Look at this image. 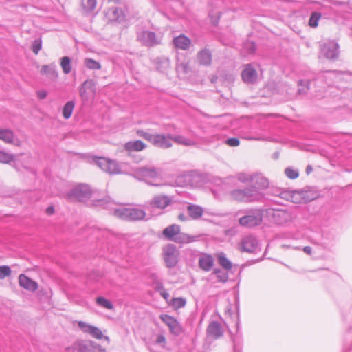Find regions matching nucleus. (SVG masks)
<instances>
[{
	"mask_svg": "<svg viewBox=\"0 0 352 352\" xmlns=\"http://www.w3.org/2000/svg\"><path fill=\"white\" fill-rule=\"evenodd\" d=\"M231 198L235 201L245 203L258 201L263 198V193L255 187L237 188L230 192Z\"/></svg>",
	"mask_w": 352,
	"mask_h": 352,
	"instance_id": "1",
	"label": "nucleus"
},
{
	"mask_svg": "<svg viewBox=\"0 0 352 352\" xmlns=\"http://www.w3.org/2000/svg\"><path fill=\"white\" fill-rule=\"evenodd\" d=\"M134 177L140 180H144L148 184L159 186L157 182L160 180V170L151 166L138 167L133 170Z\"/></svg>",
	"mask_w": 352,
	"mask_h": 352,
	"instance_id": "2",
	"label": "nucleus"
},
{
	"mask_svg": "<svg viewBox=\"0 0 352 352\" xmlns=\"http://www.w3.org/2000/svg\"><path fill=\"white\" fill-rule=\"evenodd\" d=\"M67 198L70 200H77L82 202L91 199L93 201L97 203L95 204L96 206H100L98 200L95 199V192L92 191L91 188L86 184H80L74 187L67 194Z\"/></svg>",
	"mask_w": 352,
	"mask_h": 352,
	"instance_id": "3",
	"label": "nucleus"
},
{
	"mask_svg": "<svg viewBox=\"0 0 352 352\" xmlns=\"http://www.w3.org/2000/svg\"><path fill=\"white\" fill-rule=\"evenodd\" d=\"M263 213L261 209H253L247 212V214L239 219L240 226L246 228H252L259 226L263 221Z\"/></svg>",
	"mask_w": 352,
	"mask_h": 352,
	"instance_id": "4",
	"label": "nucleus"
},
{
	"mask_svg": "<svg viewBox=\"0 0 352 352\" xmlns=\"http://www.w3.org/2000/svg\"><path fill=\"white\" fill-rule=\"evenodd\" d=\"M100 205L109 210L114 216L123 220L128 221L129 208L118 206L116 203L109 199H102L98 201Z\"/></svg>",
	"mask_w": 352,
	"mask_h": 352,
	"instance_id": "5",
	"label": "nucleus"
},
{
	"mask_svg": "<svg viewBox=\"0 0 352 352\" xmlns=\"http://www.w3.org/2000/svg\"><path fill=\"white\" fill-rule=\"evenodd\" d=\"M95 164L103 171L109 174L122 173L120 166L113 160L104 157H96L94 159Z\"/></svg>",
	"mask_w": 352,
	"mask_h": 352,
	"instance_id": "6",
	"label": "nucleus"
},
{
	"mask_svg": "<svg viewBox=\"0 0 352 352\" xmlns=\"http://www.w3.org/2000/svg\"><path fill=\"white\" fill-rule=\"evenodd\" d=\"M163 256L166 266L170 268L177 265L179 252L175 245L168 244L163 248Z\"/></svg>",
	"mask_w": 352,
	"mask_h": 352,
	"instance_id": "7",
	"label": "nucleus"
},
{
	"mask_svg": "<svg viewBox=\"0 0 352 352\" xmlns=\"http://www.w3.org/2000/svg\"><path fill=\"white\" fill-rule=\"evenodd\" d=\"M138 40L144 45L154 47L161 43L162 38L157 36L155 32L144 30L138 34Z\"/></svg>",
	"mask_w": 352,
	"mask_h": 352,
	"instance_id": "8",
	"label": "nucleus"
},
{
	"mask_svg": "<svg viewBox=\"0 0 352 352\" xmlns=\"http://www.w3.org/2000/svg\"><path fill=\"white\" fill-rule=\"evenodd\" d=\"M339 45L333 41L324 43L320 47L321 54L328 59H336L339 54Z\"/></svg>",
	"mask_w": 352,
	"mask_h": 352,
	"instance_id": "9",
	"label": "nucleus"
},
{
	"mask_svg": "<svg viewBox=\"0 0 352 352\" xmlns=\"http://www.w3.org/2000/svg\"><path fill=\"white\" fill-rule=\"evenodd\" d=\"M173 203V198L165 195L154 196L149 201L148 207L152 209L164 210Z\"/></svg>",
	"mask_w": 352,
	"mask_h": 352,
	"instance_id": "10",
	"label": "nucleus"
},
{
	"mask_svg": "<svg viewBox=\"0 0 352 352\" xmlns=\"http://www.w3.org/2000/svg\"><path fill=\"white\" fill-rule=\"evenodd\" d=\"M160 318L168 327L170 331L175 336H179L183 332V327L174 317L167 314H162Z\"/></svg>",
	"mask_w": 352,
	"mask_h": 352,
	"instance_id": "11",
	"label": "nucleus"
},
{
	"mask_svg": "<svg viewBox=\"0 0 352 352\" xmlns=\"http://www.w3.org/2000/svg\"><path fill=\"white\" fill-rule=\"evenodd\" d=\"M269 214L272 215V220L278 225L285 224L292 221V214L285 210L270 209Z\"/></svg>",
	"mask_w": 352,
	"mask_h": 352,
	"instance_id": "12",
	"label": "nucleus"
},
{
	"mask_svg": "<svg viewBox=\"0 0 352 352\" xmlns=\"http://www.w3.org/2000/svg\"><path fill=\"white\" fill-rule=\"evenodd\" d=\"M258 247V240L252 235L244 236L240 244V250L247 252H254L257 250Z\"/></svg>",
	"mask_w": 352,
	"mask_h": 352,
	"instance_id": "13",
	"label": "nucleus"
},
{
	"mask_svg": "<svg viewBox=\"0 0 352 352\" xmlns=\"http://www.w3.org/2000/svg\"><path fill=\"white\" fill-rule=\"evenodd\" d=\"M173 135L155 134L152 144L156 147L166 149L173 146Z\"/></svg>",
	"mask_w": 352,
	"mask_h": 352,
	"instance_id": "14",
	"label": "nucleus"
},
{
	"mask_svg": "<svg viewBox=\"0 0 352 352\" xmlns=\"http://www.w3.org/2000/svg\"><path fill=\"white\" fill-rule=\"evenodd\" d=\"M0 140L6 144H11L17 146H20L21 144V141L9 129H0Z\"/></svg>",
	"mask_w": 352,
	"mask_h": 352,
	"instance_id": "15",
	"label": "nucleus"
},
{
	"mask_svg": "<svg viewBox=\"0 0 352 352\" xmlns=\"http://www.w3.org/2000/svg\"><path fill=\"white\" fill-rule=\"evenodd\" d=\"M199 267L204 272H209L214 265L213 257L206 253H201L199 257Z\"/></svg>",
	"mask_w": 352,
	"mask_h": 352,
	"instance_id": "16",
	"label": "nucleus"
},
{
	"mask_svg": "<svg viewBox=\"0 0 352 352\" xmlns=\"http://www.w3.org/2000/svg\"><path fill=\"white\" fill-rule=\"evenodd\" d=\"M252 183L254 185L252 186L251 187H255L259 191H261V190H265L270 185L268 179L261 173L252 174Z\"/></svg>",
	"mask_w": 352,
	"mask_h": 352,
	"instance_id": "17",
	"label": "nucleus"
},
{
	"mask_svg": "<svg viewBox=\"0 0 352 352\" xmlns=\"http://www.w3.org/2000/svg\"><path fill=\"white\" fill-rule=\"evenodd\" d=\"M241 76L245 82L254 83L257 79V72L251 65H247L242 72Z\"/></svg>",
	"mask_w": 352,
	"mask_h": 352,
	"instance_id": "18",
	"label": "nucleus"
},
{
	"mask_svg": "<svg viewBox=\"0 0 352 352\" xmlns=\"http://www.w3.org/2000/svg\"><path fill=\"white\" fill-rule=\"evenodd\" d=\"M19 283L21 287L30 292H34L38 289L37 283L24 274L19 275Z\"/></svg>",
	"mask_w": 352,
	"mask_h": 352,
	"instance_id": "19",
	"label": "nucleus"
},
{
	"mask_svg": "<svg viewBox=\"0 0 352 352\" xmlns=\"http://www.w3.org/2000/svg\"><path fill=\"white\" fill-rule=\"evenodd\" d=\"M207 333L208 336L217 339L223 336V330L220 323L213 321L208 326Z\"/></svg>",
	"mask_w": 352,
	"mask_h": 352,
	"instance_id": "20",
	"label": "nucleus"
},
{
	"mask_svg": "<svg viewBox=\"0 0 352 352\" xmlns=\"http://www.w3.org/2000/svg\"><path fill=\"white\" fill-rule=\"evenodd\" d=\"M197 60L199 64L209 66L212 63V53L210 50L205 47L199 51L197 55Z\"/></svg>",
	"mask_w": 352,
	"mask_h": 352,
	"instance_id": "21",
	"label": "nucleus"
},
{
	"mask_svg": "<svg viewBox=\"0 0 352 352\" xmlns=\"http://www.w3.org/2000/svg\"><path fill=\"white\" fill-rule=\"evenodd\" d=\"M173 43L175 47L183 50H187L191 45L190 39L184 34L175 37Z\"/></svg>",
	"mask_w": 352,
	"mask_h": 352,
	"instance_id": "22",
	"label": "nucleus"
},
{
	"mask_svg": "<svg viewBox=\"0 0 352 352\" xmlns=\"http://www.w3.org/2000/svg\"><path fill=\"white\" fill-rule=\"evenodd\" d=\"M181 228L179 225L173 224L166 227L162 232L164 236L169 241L174 242V239L177 238Z\"/></svg>",
	"mask_w": 352,
	"mask_h": 352,
	"instance_id": "23",
	"label": "nucleus"
},
{
	"mask_svg": "<svg viewBox=\"0 0 352 352\" xmlns=\"http://www.w3.org/2000/svg\"><path fill=\"white\" fill-rule=\"evenodd\" d=\"M124 148L128 151H141L146 148V144L141 140L129 141L126 142Z\"/></svg>",
	"mask_w": 352,
	"mask_h": 352,
	"instance_id": "24",
	"label": "nucleus"
},
{
	"mask_svg": "<svg viewBox=\"0 0 352 352\" xmlns=\"http://www.w3.org/2000/svg\"><path fill=\"white\" fill-rule=\"evenodd\" d=\"M41 73L46 75L53 80H56L58 75L54 63H52L48 65H43L41 69Z\"/></svg>",
	"mask_w": 352,
	"mask_h": 352,
	"instance_id": "25",
	"label": "nucleus"
},
{
	"mask_svg": "<svg viewBox=\"0 0 352 352\" xmlns=\"http://www.w3.org/2000/svg\"><path fill=\"white\" fill-rule=\"evenodd\" d=\"M198 236L190 235L188 234L182 232L181 230L179 234L174 239V242L179 244H187L197 241Z\"/></svg>",
	"mask_w": 352,
	"mask_h": 352,
	"instance_id": "26",
	"label": "nucleus"
},
{
	"mask_svg": "<svg viewBox=\"0 0 352 352\" xmlns=\"http://www.w3.org/2000/svg\"><path fill=\"white\" fill-rule=\"evenodd\" d=\"M128 221H140L144 219L146 212L139 208H129Z\"/></svg>",
	"mask_w": 352,
	"mask_h": 352,
	"instance_id": "27",
	"label": "nucleus"
},
{
	"mask_svg": "<svg viewBox=\"0 0 352 352\" xmlns=\"http://www.w3.org/2000/svg\"><path fill=\"white\" fill-rule=\"evenodd\" d=\"M172 140L173 142H175V143L180 144V145H183V146H197V142L195 140L188 138H186L182 135H173Z\"/></svg>",
	"mask_w": 352,
	"mask_h": 352,
	"instance_id": "28",
	"label": "nucleus"
},
{
	"mask_svg": "<svg viewBox=\"0 0 352 352\" xmlns=\"http://www.w3.org/2000/svg\"><path fill=\"white\" fill-rule=\"evenodd\" d=\"M96 4V0H82L81 1L83 12L87 14H90L94 12Z\"/></svg>",
	"mask_w": 352,
	"mask_h": 352,
	"instance_id": "29",
	"label": "nucleus"
},
{
	"mask_svg": "<svg viewBox=\"0 0 352 352\" xmlns=\"http://www.w3.org/2000/svg\"><path fill=\"white\" fill-rule=\"evenodd\" d=\"M73 349L78 352H90L89 340H78L74 343Z\"/></svg>",
	"mask_w": 352,
	"mask_h": 352,
	"instance_id": "30",
	"label": "nucleus"
},
{
	"mask_svg": "<svg viewBox=\"0 0 352 352\" xmlns=\"http://www.w3.org/2000/svg\"><path fill=\"white\" fill-rule=\"evenodd\" d=\"M188 212L189 216L194 219L200 218L203 214V209L200 206L196 205L188 206Z\"/></svg>",
	"mask_w": 352,
	"mask_h": 352,
	"instance_id": "31",
	"label": "nucleus"
},
{
	"mask_svg": "<svg viewBox=\"0 0 352 352\" xmlns=\"http://www.w3.org/2000/svg\"><path fill=\"white\" fill-rule=\"evenodd\" d=\"M157 69L162 72H165L170 67V62L168 58L165 56L159 57L156 59Z\"/></svg>",
	"mask_w": 352,
	"mask_h": 352,
	"instance_id": "32",
	"label": "nucleus"
},
{
	"mask_svg": "<svg viewBox=\"0 0 352 352\" xmlns=\"http://www.w3.org/2000/svg\"><path fill=\"white\" fill-rule=\"evenodd\" d=\"M153 281L156 285V289L160 291L161 295L163 298L168 301L169 298V294L164 289L163 285L160 280H159L156 275H152Z\"/></svg>",
	"mask_w": 352,
	"mask_h": 352,
	"instance_id": "33",
	"label": "nucleus"
},
{
	"mask_svg": "<svg viewBox=\"0 0 352 352\" xmlns=\"http://www.w3.org/2000/svg\"><path fill=\"white\" fill-rule=\"evenodd\" d=\"M60 66L63 72L65 74H68L72 71V60L68 56H63L60 59Z\"/></svg>",
	"mask_w": 352,
	"mask_h": 352,
	"instance_id": "34",
	"label": "nucleus"
},
{
	"mask_svg": "<svg viewBox=\"0 0 352 352\" xmlns=\"http://www.w3.org/2000/svg\"><path fill=\"white\" fill-rule=\"evenodd\" d=\"M217 258L219 263L221 267H223L224 269L227 270H231L232 264L231 261L227 258L224 253H219L217 256Z\"/></svg>",
	"mask_w": 352,
	"mask_h": 352,
	"instance_id": "35",
	"label": "nucleus"
},
{
	"mask_svg": "<svg viewBox=\"0 0 352 352\" xmlns=\"http://www.w3.org/2000/svg\"><path fill=\"white\" fill-rule=\"evenodd\" d=\"M96 302L98 305L107 309L112 310L114 309L113 303L104 297L99 296L96 298Z\"/></svg>",
	"mask_w": 352,
	"mask_h": 352,
	"instance_id": "36",
	"label": "nucleus"
},
{
	"mask_svg": "<svg viewBox=\"0 0 352 352\" xmlns=\"http://www.w3.org/2000/svg\"><path fill=\"white\" fill-rule=\"evenodd\" d=\"M169 305H171L175 309H178L185 307L186 304V300L184 298H173L168 302Z\"/></svg>",
	"mask_w": 352,
	"mask_h": 352,
	"instance_id": "37",
	"label": "nucleus"
},
{
	"mask_svg": "<svg viewBox=\"0 0 352 352\" xmlns=\"http://www.w3.org/2000/svg\"><path fill=\"white\" fill-rule=\"evenodd\" d=\"M75 103L73 101L67 102L63 109V116L65 119H69L74 111Z\"/></svg>",
	"mask_w": 352,
	"mask_h": 352,
	"instance_id": "38",
	"label": "nucleus"
},
{
	"mask_svg": "<svg viewBox=\"0 0 352 352\" xmlns=\"http://www.w3.org/2000/svg\"><path fill=\"white\" fill-rule=\"evenodd\" d=\"M94 86V83L91 80H87L85 81L80 87V95L82 99H87V89H91Z\"/></svg>",
	"mask_w": 352,
	"mask_h": 352,
	"instance_id": "39",
	"label": "nucleus"
},
{
	"mask_svg": "<svg viewBox=\"0 0 352 352\" xmlns=\"http://www.w3.org/2000/svg\"><path fill=\"white\" fill-rule=\"evenodd\" d=\"M16 159V156L11 153L0 151V162L8 164L10 162H14Z\"/></svg>",
	"mask_w": 352,
	"mask_h": 352,
	"instance_id": "40",
	"label": "nucleus"
},
{
	"mask_svg": "<svg viewBox=\"0 0 352 352\" xmlns=\"http://www.w3.org/2000/svg\"><path fill=\"white\" fill-rule=\"evenodd\" d=\"M85 65L89 69H100L101 65L99 62L89 58H87L84 60Z\"/></svg>",
	"mask_w": 352,
	"mask_h": 352,
	"instance_id": "41",
	"label": "nucleus"
},
{
	"mask_svg": "<svg viewBox=\"0 0 352 352\" xmlns=\"http://www.w3.org/2000/svg\"><path fill=\"white\" fill-rule=\"evenodd\" d=\"M236 178L241 183L247 184L252 183V174H249L246 173H239L236 175Z\"/></svg>",
	"mask_w": 352,
	"mask_h": 352,
	"instance_id": "42",
	"label": "nucleus"
},
{
	"mask_svg": "<svg viewBox=\"0 0 352 352\" xmlns=\"http://www.w3.org/2000/svg\"><path fill=\"white\" fill-rule=\"evenodd\" d=\"M136 133L139 137L145 139L146 140L150 142L151 144L153 143L155 134H151L148 131H145L144 130H138L136 131Z\"/></svg>",
	"mask_w": 352,
	"mask_h": 352,
	"instance_id": "43",
	"label": "nucleus"
},
{
	"mask_svg": "<svg viewBox=\"0 0 352 352\" xmlns=\"http://www.w3.org/2000/svg\"><path fill=\"white\" fill-rule=\"evenodd\" d=\"M136 133L139 137L145 139L146 140L150 142L151 144L153 143L155 134H151L148 131H145L144 130H138L136 131Z\"/></svg>",
	"mask_w": 352,
	"mask_h": 352,
	"instance_id": "44",
	"label": "nucleus"
},
{
	"mask_svg": "<svg viewBox=\"0 0 352 352\" xmlns=\"http://www.w3.org/2000/svg\"><path fill=\"white\" fill-rule=\"evenodd\" d=\"M321 17V14L318 12H314L310 16L309 21V25L312 28H316L318 26V21Z\"/></svg>",
	"mask_w": 352,
	"mask_h": 352,
	"instance_id": "45",
	"label": "nucleus"
},
{
	"mask_svg": "<svg viewBox=\"0 0 352 352\" xmlns=\"http://www.w3.org/2000/svg\"><path fill=\"white\" fill-rule=\"evenodd\" d=\"M12 270L8 265L0 266V280H3L11 275Z\"/></svg>",
	"mask_w": 352,
	"mask_h": 352,
	"instance_id": "46",
	"label": "nucleus"
},
{
	"mask_svg": "<svg viewBox=\"0 0 352 352\" xmlns=\"http://www.w3.org/2000/svg\"><path fill=\"white\" fill-rule=\"evenodd\" d=\"M78 327L82 332L89 334L94 325H91L83 321H78Z\"/></svg>",
	"mask_w": 352,
	"mask_h": 352,
	"instance_id": "47",
	"label": "nucleus"
},
{
	"mask_svg": "<svg viewBox=\"0 0 352 352\" xmlns=\"http://www.w3.org/2000/svg\"><path fill=\"white\" fill-rule=\"evenodd\" d=\"M310 82L307 80H302L298 83V92L299 94H305L306 91L309 89V85Z\"/></svg>",
	"mask_w": 352,
	"mask_h": 352,
	"instance_id": "48",
	"label": "nucleus"
},
{
	"mask_svg": "<svg viewBox=\"0 0 352 352\" xmlns=\"http://www.w3.org/2000/svg\"><path fill=\"white\" fill-rule=\"evenodd\" d=\"M89 349L90 352H105V349L99 344L89 340Z\"/></svg>",
	"mask_w": 352,
	"mask_h": 352,
	"instance_id": "49",
	"label": "nucleus"
},
{
	"mask_svg": "<svg viewBox=\"0 0 352 352\" xmlns=\"http://www.w3.org/2000/svg\"><path fill=\"white\" fill-rule=\"evenodd\" d=\"M93 338L96 339H102L104 336L102 331L97 327L94 326L89 333Z\"/></svg>",
	"mask_w": 352,
	"mask_h": 352,
	"instance_id": "50",
	"label": "nucleus"
},
{
	"mask_svg": "<svg viewBox=\"0 0 352 352\" xmlns=\"http://www.w3.org/2000/svg\"><path fill=\"white\" fill-rule=\"evenodd\" d=\"M176 69L179 72H183L184 74L187 73L189 70V67H188V64L187 63H185V62H181L179 63L178 60L177 62V65H176Z\"/></svg>",
	"mask_w": 352,
	"mask_h": 352,
	"instance_id": "51",
	"label": "nucleus"
},
{
	"mask_svg": "<svg viewBox=\"0 0 352 352\" xmlns=\"http://www.w3.org/2000/svg\"><path fill=\"white\" fill-rule=\"evenodd\" d=\"M214 273L217 274V278L219 281L223 283L227 281L228 276L226 273H224L221 270L218 269L214 270Z\"/></svg>",
	"mask_w": 352,
	"mask_h": 352,
	"instance_id": "52",
	"label": "nucleus"
},
{
	"mask_svg": "<svg viewBox=\"0 0 352 352\" xmlns=\"http://www.w3.org/2000/svg\"><path fill=\"white\" fill-rule=\"evenodd\" d=\"M285 173L287 177H289L292 179H296L298 177V172L296 170L291 168H287L285 170Z\"/></svg>",
	"mask_w": 352,
	"mask_h": 352,
	"instance_id": "53",
	"label": "nucleus"
},
{
	"mask_svg": "<svg viewBox=\"0 0 352 352\" xmlns=\"http://www.w3.org/2000/svg\"><path fill=\"white\" fill-rule=\"evenodd\" d=\"M113 14L114 19L119 21H121L124 18L122 16V10L117 8H116L113 10Z\"/></svg>",
	"mask_w": 352,
	"mask_h": 352,
	"instance_id": "54",
	"label": "nucleus"
},
{
	"mask_svg": "<svg viewBox=\"0 0 352 352\" xmlns=\"http://www.w3.org/2000/svg\"><path fill=\"white\" fill-rule=\"evenodd\" d=\"M226 143L230 146H237L239 145V140L238 138H232L226 140Z\"/></svg>",
	"mask_w": 352,
	"mask_h": 352,
	"instance_id": "55",
	"label": "nucleus"
},
{
	"mask_svg": "<svg viewBox=\"0 0 352 352\" xmlns=\"http://www.w3.org/2000/svg\"><path fill=\"white\" fill-rule=\"evenodd\" d=\"M32 51L34 54H37L41 49V41L36 40L32 44Z\"/></svg>",
	"mask_w": 352,
	"mask_h": 352,
	"instance_id": "56",
	"label": "nucleus"
},
{
	"mask_svg": "<svg viewBox=\"0 0 352 352\" xmlns=\"http://www.w3.org/2000/svg\"><path fill=\"white\" fill-rule=\"evenodd\" d=\"M47 92L45 90H39L37 91V96L39 99H44L47 97Z\"/></svg>",
	"mask_w": 352,
	"mask_h": 352,
	"instance_id": "57",
	"label": "nucleus"
},
{
	"mask_svg": "<svg viewBox=\"0 0 352 352\" xmlns=\"http://www.w3.org/2000/svg\"><path fill=\"white\" fill-rule=\"evenodd\" d=\"M245 45L249 49V53H253L256 50V46L253 43L248 42L245 44Z\"/></svg>",
	"mask_w": 352,
	"mask_h": 352,
	"instance_id": "58",
	"label": "nucleus"
},
{
	"mask_svg": "<svg viewBox=\"0 0 352 352\" xmlns=\"http://www.w3.org/2000/svg\"><path fill=\"white\" fill-rule=\"evenodd\" d=\"M178 219L182 221H186L188 219V217L184 213L179 214Z\"/></svg>",
	"mask_w": 352,
	"mask_h": 352,
	"instance_id": "59",
	"label": "nucleus"
},
{
	"mask_svg": "<svg viewBox=\"0 0 352 352\" xmlns=\"http://www.w3.org/2000/svg\"><path fill=\"white\" fill-rule=\"evenodd\" d=\"M303 251L305 253H306L307 254H309L310 255L311 254V252H312V249L311 247L309 246H305L303 248Z\"/></svg>",
	"mask_w": 352,
	"mask_h": 352,
	"instance_id": "60",
	"label": "nucleus"
},
{
	"mask_svg": "<svg viewBox=\"0 0 352 352\" xmlns=\"http://www.w3.org/2000/svg\"><path fill=\"white\" fill-rule=\"evenodd\" d=\"M166 341V339L164 338V336H159L157 338V343H164Z\"/></svg>",
	"mask_w": 352,
	"mask_h": 352,
	"instance_id": "61",
	"label": "nucleus"
},
{
	"mask_svg": "<svg viewBox=\"0 0 352 352\" xmlns=\"http://www.w3.org/2000/svg\"><path fill=\"white\" fill-rule=\"evenodd\" d=\"M54 209L52 206H50L46 209V212L48 214H52L54 213Z\"/></svg>",
	"mask_w": 352,
	"mask_h": 352,
	"instance_id": "62",
	"label": "nucleus"
},
{
	"mask_svg": "<svg viewBox=\"0 0 352 352\" xmlns=\"http://www.w3.org/2000/svg\"><path fill=\"white\" fill-rule=\"evenodd\" d=\"M312 170H313V168H312L311 166L309 165L307 166V168H306L307 174L311 173L312 172Z\"/></svg>",
	"mask_w": 352,
	"mask_h": 352,
	"instance_id": "63",
	"label": "nucleus"
},
{
	"mask_svg": "<svg viewBox=\"0 0 352 352\" xmlns=\"http://www.w3.org/2000/svg\"><path fill=\"white\" fill-rule=\"evenodd\" d=\"M348 333L352 336V324L348 328Z\"/></svg>",
	"mask_w": 352,
	"mask_h": 352,
	"instance_id": "64",
	"label": "nucleus"
}]
</instances>
